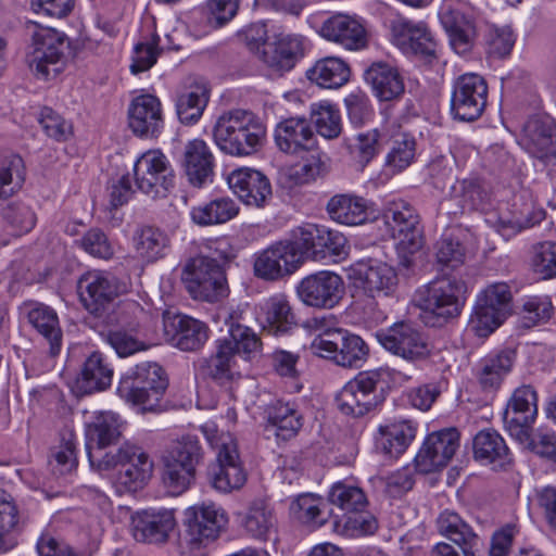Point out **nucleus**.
Here are the masks:
<instances>
[{
  "label": "nucleus",
  "mask_w": 556,
  "mask_h": 556,
  "mask_svg": "<svg viewBox=\"0 0 556 556\" xmlns=\"http://www.w3.org/2000/svg\"><path fill=\"white\" fill-rule=\"evenodd\" d=\"M124 291L125 286L106 270H88L77 280L79 301L90 315L103 323L117 320L129 327H136L146 316L143 307L136 301H125L119 308V317L112 316L116 299Z\"/></svg>",
  "instance_id": "obj_1"
},
{
  "label": "nucleus",
  "mask_w": 556,
  "mask_h": 556,
  "mask_svg": "<svg viewBox=\"0 0 556 556\" xmlns=\"http://www.w3.org/2000/svg\"><path fill=\"white\" fill-rule=\"evenodd\" d=\"M266 128L251 111L236 109L223 113L216 121L213 138L226 154L248 156L263 144Z\"/></svg>",
  "instance_id": "obj_2"
},
{
  "label": "nucleus",
  "mask_w": 556,
  "mask_h": 556,
  "mask_svg": "<svg viewBox=\"0 0 556 556\" xmlns=\"http://www.w3.org/2000/svg\"><path fill=\"white\" fill-rule=\"evenodd\" d=\"M466 283L454 276H442L419 288L414 296L424 321L432 327L443 325L459 315L465 300Z\"/></svg>",
  "instance_id": "obj_3"
},
{
  "label": "nucleus",
  "mask_w": 556,
  "mask_h": 556,
  "mask_svg": "<svg viewBox=\"0 0 556 556\" xmlns=\"http://www.w3.org/2000/svg\"><path fill=\"white\" fill-rule=\"evenodd\" d=\"M99 460L94 466L100 471L113 470V483L118 493L136 492L142 489L152 477L153 462L142 447L124 443L109 455L94 453Z\"/></svg>",
  "instance_id": "obj_4"
},
{
  "label": "nucleus",
  "mask_w": 556,
  "mask_h": 556,
  "mask_svg": "<svg viewBox=\"0 0 556 556\" xmlns=\"http://www.w3.org/2000/svg\"><path fill=\"white\" fill-rule=\"evenodd\" d=\"M31 38L33 51L28 56L31 72L39 79L55 78L65 65L70 48L67 37L54 28L35 25Z\"/></svg>",
  "instance_id": "obj_5"
},
{
  "label": "nucleus",
  "mask_w": 556,
  "mask_h": 556,
  "mask_svg": "<svg viewBox=\"0 0 556 556\" xmlns=\"http://www.w3.org/2000/svg\"><path fill=\"white\" fill-rule=\"evenodd\" d=\"M167 386L163 368L156 363L144 362L135 366L118 390L127 402L142 410H155Z\"/></svg>",
  "instance_id": "obj_6"
},
{
  "label": "nucleus",
  "mask_w": 556,
  "mask_h": 556,
  "mask_svg": "<svg viewBox=\"0 0 556 556\" xmlns=\"http://www.w3.org/2000/svg\"><path fill=\"white\" fill-rule=\"evenodd\" d=\"M226 511L214 503L194 505L186 510V542L191 556H206L208 545L226 527Z\"/></svg>",
  "instance_id": "obj_7"
},
{
  "label": "nucleus",
  "mask_w": 556,
  "mask_h": 556,
  "mask_svg": "<svg viewBox=\"0 0 556 556\" xmlns=\"http://www.w3.org/2000/svg\"><path fill=\"white\" fill-rule=\"evenodd\" d=\"M181 280L194 300L215 303L228 295L225 268L205 258H190L184 266Z\"/></svg>",
  "instance_id": "obj_8"
},
{
  "label": "nucleus",
  "mask_w": 556,
  "mask_h": 556,
  "mask_svg": "<svg viewBox=\"0 0 556 556\" xmlns=\"http://www.w3.org/2000/svg\"><path fill=\"white\" fill-rule=\"evenodd\" d=\"M383 369L359 372L349 381L336 397L338 408L345 415L361 417L375 408L380 402L377 390H383Z\"/></svg>",
  "instance_id": "obj_9"
},
{
  "label": "nucleus",
  "mask_w": 556,
  "mask_h": 556,
  "mask_svg": "<svg viewBox=\"0 0 556 556\" xmlns=\"http://www.w3.org/2000/svg\"><path fill=\"white\" fill-rule=\"evenodd\" d=\"M384 223L400 254L407 256L418 252L424 244L420 218L416 210L405 200H392L383 214Z\"/></svg>",
  "instance_id": "obj_10"
},
{
  "label": "nucleus",
  "mask_w": 556,
  "mask_h": 556,
  "mask_svg": "<svg viewBox=\"0 0 556 556\" xmlns=\"http://www.w3.org/2000/svg\"><path fill=\"white\" fill-rule=\"evenodd\" d=\"M138 189L156 199L164 198L175 186V175L166 155L160 150L142 153L134 165Z\"/></svg>",
  "instance_id": "obj_11"
},
{
  "label": "nucleus",
  "mask_w": 556,
  "mask_h": 556,
  "mask_svg": "<svg viewBox=\"0 0 556 556\" xmlns=\"http://www.w3.org/2000/svg\"><path fill=\"white\" fill-rule=\"evenodd\" d=\"M488 102V84L476 73L460 75L453 84L451 94V114L462 122L478 119Z\"/></svg>",
  "instance_id": "obj_12"
},
{
  "label": "nucleus",
  "mask_w": 556,
  "mask_h": 556,
  "mask_svg": "<svg viewBox=\"0 0 556 556\" xmlns=\"http://www.w3.org/2000/svg\"><path fill=\"white\" fill-rule=\"evenodd\" d=\"M345 292L342 277L330 270H320L302 278L295 287L299 300L308 307L331 309Z\"/></svg>",
  "instance_id": "obj_13"
},
{
  "label": "nucleus",
  "mask_w": 556,
  "mask_h": 556,
  "mask_svg": "<svg viewBox=\"0 0 556 556\" xmlns=\"http://www.w3.org/2000/svg\"><path fill=\"white\" fill-rule=\"evenodd\" d=\"M352 283L370 298L390 296L397 287V274L389 264L374 260H359L348 269Z\"/></svg>",
  "instance_id": "obj_14"
},
{
  "label": "nucleus",
  "mask_w": 556,
  "mask_h": 556,
  "mask_svg": "<svg viewBox=\"0 0 556 556\" xmlns=\"http://www.w3.org/2000/svg\"><path fill=\"white\" fill-rule=\"evenodd\" d=\"M377 339L388 352L410 363L425 361L430 355L426 338L410 324H394L378 332Z\"/></svg>",
  "instance_id": "obj_15"
},
{
  "label": "nucleus",
  "mask_w": 556,
  "mask_h": 556,
  "mask_svg": "<svg viewBox=\"0 0 556 556\" xmlns=\"http://www.w3.org/2000/svg\"><path fill=\"white\" fill-rule=\"evenodd\" d=\"M390 27L392 42L404 54L425 59L435 56L437 42L426 23L397 16Z\"/></svg>",
  "instance_id": "obj_16"
},
{
  "label": "nucleus",
  "mask_w": 556,
  "mask_h": 556,
  "mask_svg": "<svg viewBox=\"0 0 556 556\" xmlns=\"http://www.w3.org/2000/svg\"><path fill=\"white\" fill-rule=\"evenodd\" d=\"M459 447V432L445 428L430 433L415 457L416 470L430 473L445 467Z\"/></svg>",
  "instance_id": "obj_17"
},
{
  "label": "nucleus",
  "mask_w": 556,
  "mask_h": 556,
  "mask_svg": "<svg viewBox=\"0 0 556 556\" xmlns=\"http://www.w3.org/2000/svg\"><path fill=\"white\" fill-rule=\"evenodd\" d=\"M538 417V393L531 384L516 388L509 397L503 420L513 439L526 440V430L533 429Z\"/></svg>",
  "instance_id": "obj_18"
},
{
  "label": "nucleus",
  "mask_w": 556,
  "mask_h": 556,
  "mask_svg": "<svg viewBox=\"0 0 556 556\" xmlns=\"http://www.w3.org/2000/svg\"><path fill=\"white\" fill-rule=\"evenodd\" d=\"M439 17L452 49L459 55L471 51L476 39L472 17L464 11V4L456 0H445L440 8Z\"/></svg>",
  "instance_id": "obj_19"
},
{
  "label": "nucleus",
  "mask_w": 556,
  "mask_h": 556,
  "mask_svg": "<svg viewBox=\"0 0 556 556\" xmlns=\"http://www.w3.org/2000/svg\"><path fill=\"white\" fill-rule=\"evenodd\" d=\"M125 425L122 417L114 412H101L87 425L86 451L92 467L99 464L93 454L109 455L110 451H105V448L119 441Z\"/></svg>",
  "instance_id": "obj_20"
},
{
  "label": "nucleus",
  "mask_w": 556,
  "mask_h": 556,
  "mask_svg": "<svg viewBox=\"0 0 556 556\" xmlns=\"http://www.w3.org/2000/svg\"><path fill=\"white\" fill-rule=\"evenodd\" d=\"M317 33L327 41L349 51H358L368 45V34L364 24L356 17L346 14L327 17L317 27Z\"/></svg>",
  "instance_id": "obj_21"
},
{
  "label": "nucleus",
  "mask_w": 556,
  "mask_h": 556,
  "mask_svg": "<svg viewBox=\"0 0 556 556\" xmlns=\"http://www.w3.org/2000/svg\"><path fill=\"white\" fill-rule=\"evenodd\" d=\"M520 144L545 167H556V126L540 118L529 119L523 127Z\"/></svg>",
  "instance_id": "obj_22"
},
{
  "label": "nucleus",
  "mask_w": 556,
  "mask_h": 556,
  "mask_svg": "<svg viewBox=\"0 0 556 556\" xmlns=\"http://www.w3.org/2000/svg\"><path fill=\"white\" fill-rule=\"evenodd\" d=\"M128 125L137 137L157 138L164 128L160 100L149 93L134 98L128 108Z\"/></svg>",
  "instance_id": "obj_23"
},
{
  "label": "nucleus",
  "mask_w": 556,
  "mask_h": 556,
  "mask_svg": "<svg viewBox=\"0 0 556 556\" xmlns=\"http://www.w3.org/2000/svg\"><path fill=\"white\" fill-rule=\"evenodd\" d=\"M333 340H319L317 346L324 348L320 357L332 359L337 365L348 368L361 367L368 356V346L357 334L346 330L330 334Z\"/></svg>",
  "instance_id": "obj_24"
},
{
  "label": "nucleus",
  "mask_w": 556,
  "mask_h": 556,
  "mask_svg": "<svg viewBox=\"0 0 556 556\" xmlns=\"http://www.w3.org/2000/svg\"><path fill=\"white\" fill-rule=\"evenodd\" d=\"M227 182L240 201L252 207H264L271 199L269 179L261 172L242 167L232 170Z\"/></svg>",
  "instance_id": "obj_25"
},
{
  "label": "nucleus",
  "mask_w": 556,
  "mask_h": 556,
  "mask_svg": "<svg viewBox=\"0 0 556 556\" xmlns=\"http://www.w3.org/2000/svg\"><path fill=\"white\" fill-rule=\"evenodd\" d=\"M299 268L285 240L275 242L257 253L253 263L255 277L265 281H278Z\"/></svg>",
  "instance_id": "obj_26"
},
{
  "label": "nucleus",
  "mask_w": 556,
  "mask_h": 556,
  "mask_svg": "<svg viewBox=\"0 0 556 556\" xmlns=\"http://www.w3.org/2000/svg\"><path fill=\"white\" fill-rule=\"evenodd\" d=\"M174 513L169 509H144L131 516V531L136 541L160 544L167 541L175 528Z\"/></svg>",
  "instance_id": "obj_27"
},
{
  "label": "nucleus",
  "mask_w": 556,
  "mask_h": 556,
  "mask_svg": "<svg viewBox=\"0 0 556 556\" xmlns=\"http://www.w3.org/2000/svg\"><path fill=\"white\" fill-rule=\"evenodd\" d=\"M275 142L278 149L292 155L318 148L317 138L304 117H289L279 122L275 128Z\"/></svg>",
  "instance_id": "obj_28"
},
{
  "label": "nucleus",
  "mask_w": 556,
  "mask_h": 556,
  "mask_svg": "<svg viewBox=\"0 0 556 556\" xmlns=\"http://www.w3.org/2000/svg\"><path fill=\"white\" fill-rule=\"evenodd\" d=\"M180 164L191 186L202 188L213 181L215 157L204 140L188 141L185 144Z\"/></svg>",
  "instance_id": "obj_29"
},
{
  "label": "nucleus",
  "mask_w": 556,
  "mask_h": 556,
  "mask_svg": "<svg viewBox=\"0 0 556 556\" xmlns=\"http://www.w3.org/2000/svg\"><path fill=\"white\" fill-rule=\"evenodd\" d=\"M167 334H172L173 344L185 352H195L208 340L207 325L188 315L177 314L164 320Z\"/></svg>",
  "instance_id": "obj_30"
},
{
  "label": "nucleus",
  "mask_w": 556,
  "mask_h": 556,
  "mask_svg": "<svg viewBox=\"0 0 556 556\" xmlns=\"http://www.w3.org/2000/svg\"><path fill=\"white\" fill-rule=\"evenodd\" d=\"M212 486L223 493L241 489L247 481V471L240 460L237 445H228L217 454V465L210 472Z\"/></svg>",
  "instance_id": "obj_31"
},
{
  "label": "nucleus",
  "mask_w": 556,
  "mask_h": 556,
  "mask_svg": "<svg viewBox=\"0 0 556 556\" xmlns=\"http://www.w3.org/2000/svg\"><path fill=\"white\" fill-rule=\"evenodd\" d=\"M233 342H216V351L210 357L200 358L195 366L199 374L210 378L219 386H226L240 377Z\"/></svg>",
  "instance_id": "obj_32"
},
{
  "label": "nucleus",
  "mask_w": 556,
  "mask_h": 556,
  "mask_svg": "<svg viewBox=\"0 0 556 556\" xmlns=\"http://www.w3.org/2000/svg\"><path fill=\"white\" fill-rule=\"evenodd\" d=\"M516 359L513 350H502L489 353L475 366L473 375L479 387L484 392H493L501 388L504 379L510 372Z\"/></svg>",
  "instance_id": "obj_33"
},
{
  "label": "nucleus",
  "mask_w": 556,
  "mask_h": 556,
  "mask_svg": "<svg viewBox=\"0 0 556 556\" xmlns=\"http://www.w3.org/2000/svg\"><path fill=\"white\" fill-rule=\"evenodd\" d=\"M258 318L265 330L275 336L290 332L296 326L295 314L288 296L276 293L265 299L258 306Z\"/></svg>",
  "instance_id": "obj_34"
},
{
  "label": "nucleus",
  "mask_w": 556,
  "mask_h": 556,
  "mask_svg": "<svg viewBox=\"0 0 556 556\" xmlns=\"http://www.w3.org/2000/svg\"><path fill=\"white\" fill-rule=\"evenodd\" d=\"M416 435V427L409 420H387L379 425L374 435L376 448L389 457H399Z\"/></svg>",
  "instance_id": "obj_35"
},
{
  "label": "nucleus",
  "mask_w": 556,
  "mask_h": 556,
  "mask_svg": "<svg viewBox=\"0 0 556 556\" xmlns=\"http://www.w3.org/2000/svg\"><path fill=\"white\" fill-rule=\"evenodd\" d=\"M437 528L441 535L460 547L464 556H476L480 539L457 513L442 511L437 519Z\"/></svg>",
  "instance_id": "obj_36"
},
{
  "label": "nucleus",
  "mask_w": 556,
  "mask_h": 556,
  "mask_svg": "<svg viewBox=\"0 0 556 556\" xmlns=\"http://www.w3.org/2000/svg\"><path fill=\"white\" fill-rule=\"evenodd\" d=\"M473 456L483 465H491L494 469H503L513 462V454L504 438L491 429L481 430L476 434Z\"/></svg>",
  "instance_id": "obj_37"
},
{
  "label": "nucleus",
  "mask_w": 556,
  "mask_h": 556,
  "mask_svg": "<svg viewBox=\"0 0 556 556\" xmlns=\"http://www.w3.org/2000/svg\"><path fill=\"white\" fill-rule=\"evenodd\" d=\"M365 81L380 101H392L404 92L399 71L386 62L372 63L364 73Z\"/></svg>",
  "instance_id": "obj_38"
},
{
  "label": "nucleus",
  "mask_w": 556,
  "mask_h": 556,
  "mask_svg": "<svg viewBox=\"0 0 556 556\" xmlns=\"http://www.w3.org/2000/svg\"><path fill=\"white\" fill-rule=\"evenodd\" d=\"M113 368L104 355L98 351L92 352L85 361L81 372L76 379V391L81 395L103 391L111 386Z\"/></svg>",
  "instance_id": "obj_39"
},
{
  "label": "nucleus",
  "mask_w": 556,
  "mask_h": 556,
  "mask_svg": "<svg viewBox=\"0 0 556 556\" xmlns=\"http://www.w3.org/2000/svg\"><path fill=\"white\" fill-rule=\"evenodd\" d=\"M307 79L323 89H339L351 78L350 65L341 58L319 59L306 72Z\"/></svg>",
  "instance_id": "obj_40"
},
{
  "label": "nucleus",
  "mask_w": 556,
  "mask_h": 556,
  "mask_svg": "<svg viewBox=\"0 0 556 556\" xmlns=\"http://www.w3.org/2000/svg\"><path fill=\"white\" fill-rule=\"evenodd\" d=\"M268 427L277 440L289 441L303 426V416L295 403L277 401L268 409Z\"/></svg>",
  "instance_id": "obj_41"
},
{
  "label": "nucleus",
  "mask_w": 556,
  "mask_h": 556,
  "mask_svg": "<svg viewBox=\"0 0 556 556\" xmlns=\"http://www.w3.org/2000/svg\"><path fill=\"white\" fill-rule=\"evenodd\" d=\"M29 324L49 343L50 354L55 356L62 346V330L55 311L42 303H34L27 313Z\"/></svg>",
  "instance_id": "obj_42"
},
{
  "label": "nucleus",
  "mask_w": 556,
  "mask_h": 556,
  "mask_svg": "<svg viewBox=\"0 0 556 556\" xmlns=\"http://www.w3.org/2000/svg\"><path fill=\"white\" fill-rule=\"evenodd\" d=\"M327 212L332 220L348 226H355L368 219V206L365 199L352 194H337L327 204Z\"/></svg>",
  "instance_id": "obj_43"
},
{
  "label": "nucleus",
  "mask_w": 556,
  "mask_h": 556,
  "mask_svg": "<svg viewBox=\"0 0 556 556\" xmlns=\"http://www.w3.org/2000/svg\"><path fill=\"white\" fill-rule=\"evenodd\" d=\"M319 228L320 225L316 224L301 225L292 229L290 238L285 240L299 267L307 260L320 261Z\"/></svg>",
  "instance_id": "obj_44"
},
{
  "label": "nucleus",
  "mask_w": 556,
  "mask_h": 556,
  "mask_svg": "<svg viewBox=\"0 0 556 556\" xmlns=\"http://www.w3.org/2000/svg\"><path fill=\"white\" fill-rule=\"evenodd\" d=\"M240 207L229 197H220L204 204L194 206L190 211L191 219L199 226H213L225 224L239 214Z\"/></svg>",
  "instance_id": "obj_45"
},
{
  "label": "nucleus",
  "mask_w": 556,
  "mask_h": 556,
  "mask_svg": "<svg viewBox=\"0 0 556 556\" xmlns=\"http://www.w3.org/2000/svg\"><path fill=\"white\" fill-rule=\"evenodd\" d=\"M416 139L399 126L390 135V148L386 156V165L392 173L406 169L415 161Z\"/></svg>",
  "instance_id": "obj_46"
},
{
  "label": "nucleus",
  "mask_w": 556,
  "mask_h": 556,
  "mask_svg": "<svg viewBox=\"0 0 556 556\" xmlns=\"http://www.w3.org/2000/svg\"><path fill=\"white\" fill-rule=\"evenodd\" d=\"M132 244L140 258L152 263L165 256L169 238L163 230L147 226L135 232Z\"/></svg>",
  "instance_id": "obj_47"
},
{
  "label": "nucleus",
  "mask_w": 556,
  "mask_h": 556,
  "mask_svg": "<svg viewBox=\"0 0 556 556\" xmlns=\"http://www.w3.org/2000/svg\"><path fill=\"white\" fill-rule=\"evenodd\" d=\"M306 156H302L301 161L287 167L283 176L291 186H301L314 181L326 167V154L319 150L304 151Z\"/></svg>",
  "instance_id": "obj_48"
},
{
  "label": "nucleus",
  "mask_w": 556,
  "mask_h": 556,
  "mask_svg": "<svg viewBox=\"0 0 556 556\" xmlns=\"http://www.w3.org/2000/svg\"><path fill=\"white\" fill-rule=\"evenodd\" d=\"M513 207L514 210L509 214L502 213L495 220H492L496 231L504 238L515 236L539 222L531 203H525L519 207L517 201H515Z\"/></svg>",
  "instance_id": "obj_49"
},
{
  "label": "nucleus",
  "mask_w": 556,
  "mask_h": 556,
  "mask_svg": "<svg viewBox=\"0 0 556 556\" xmlns=\"http://www.w3.org/2000/svg\"><path fill=\"white\" fill-rule=\"evenodd\" d=\"M20 520V510L13 497L0 490V554L15 546L14 532L18 530Z\"/></svg>",
  "instance_id": "obj_50"
},
{
  "label": "nucleus",
  "mask_w": 556,
  "mask_h": 556,
  "mask_svg": "<svg viewBox=\"0 0 556 556\" xmlns=\"http://www.w3.org/2000/svg\"><path fill=\"white\" fill-rule=\"evenodd\" d=\"M311 122L315 125L317 132L326 139H334L342 131L341 114L339 109L328 102L319 101L311 104Z\"/></svg>",
  "instance_id": "obj_51"
},
{
  "label": "nucleus",
  "mask_w": 556,
  "mask_h": 556,
  "mask_svg": "<svg viewBox=\"0 0 556 556\" xmlns=\"http://www.w3.org/2000/svg\"><path fill=\"white\" fill-rule=\"evenodd\" d=\"M162 480L172 495H180L187 491L195 479L197 469L184 463H178L173 457L162 456Z\"/></svg>",
  "instance_id": "obj_52"
},
{
  "label": "nucleus",
  "mask_w": 556,
  "mask_h": 556,
  "mask_svg": "<svg viewBox=\"0 0 556 556\" xmlns=\"http://www.w3.org/2000/svg\"><path fill=\"white\" fill-rule=\"evenodd\" d=\"M301 53L299 39L286 37L280 39L275 47L262 51V60L270 68L277 72L290 71L295 63L298 54Z\"/></svg>",
  "instance_id": "obj_53"
},
{
  "label": "nucleus",
  "mask_w": 556,
  "mask_h": 556,
  "mask_svg": "<svg viewBox=\"0 0 556 556\" xmlns=\"http://www.w3.org/2000/svg\"><path fill=\"white\" fill-rule=\"evenodd\" d=\"M325 506L321 497L306 493L292 501L290 511L300 522L316 528L323 526L327 520Z\"/></svg>",
  "instance_id": "obj_54"
},
{
  "label": "nucleus",
  "mask_w": 556,
  "mask_h": 556,
  "mask_svg": "<svg viewBox=\"0 0 556 556\" xmlns=\"http://www.w3.org/2000/svg\"><path fill=\"white\" fill-rule=\"evenodd\" d=\"M207 102L208 92L203 86H197L192 90L180 94L176 102V111L180 122L184 124L198 122Z\"/></svg>",
  "instance_id": "obj_55"
},
{
  "label": "nucleus",
  "mask_w": 556,
  "mask_h": 556,
  "mask_svg": "<svg viewBox=\"0 0 556 556\" xmlns=\"http://www.w3.org/2000/svg\"><path fill=\"white\" fill-rule=\"evenodd\" d=\"M24 181V162L15 154L0 155V200L11 197Z\"/></svg>",
  "instance_id": "obj_56"
},
{
  "label": "nucleus",
  "mask_w": 556,
  "mask_h": 556,
  "mask_svg": "<svg viewBox=\"0 0 556 556\" xmlns=\"http://www.w3.org/2000/svg\"><path fill=\"white\" fill-rule=\"evenodd\" d=\"M451 195L463 211L482 208L488 198L482 185L475 178H466L456 181L452 186Z\"/></svg>",
  "instance_id": "obj_57"
},
{
  "label": "nucleus",
  "mask_w": 556,
  "mask_h": 556,
  "mask_svg": "<svg viewBox=\"0 0 556 556\" xmlns=\"http://www.w3.org/2000/svg\"><path fill=\"white\" fill-rule=\"evenodd\" d=\"M329 501L332 505L348 513H361L367 504L364 491L353 484L337 482L329 492Z\"/></svg>",
  "instance_id": "obj_58"
},
{
  "label": "nucleus",
  "mask_w": 556,
  "mask_h": 556,
  "mask_svg": "<svg viewBox=\"0 0 556 556\" xmlns=\"http://www.w3.org/2000/svg\"><path fill=\"white\" fill-rule=\"evenodd\" d=\"M506 317L501 309H494L477 299L469 327L477 337L486 338L504 323Z\"/></svg>",
  "instance_id": "obj_59"
},
{
  "label": "nucleus",
  "mask_w": 556,
  "mask_h": 556,
  "mask_svg": "<svg viewBox=\"0 0 556 556\" xmlns=\"http://www.w3.org/2000/svg\"><path fill=\"white\" fill-rule=\"evenodd\" d=\"M520 445L533 452L536 456L556 464V432L539 428L526 430V440L515 439Z\"/></svg>",
  "instance_id": "obj_60"
},
{
  "label": "nucleus",
  "mask_w": 556,
  "mask_h": 556,
  "mask_svg": "<svg viewBox=\"0 0 556 556\" xmlns=\"http://www.w3.org/2000/svg\"><path fill=\"white\" fill-rule=\"evenodd\" d=\"M163 456L173 457L178 463H184L197 469L202 462L203 451L195 435L185 434L173 441Z\"/></svg>",
  "instance_id": "obj_61"
},
{
  "label": "nucleus",
  "mask_w": 556,
  "mask_h": 556,
  "mask_svg": "<svg viewBox=\"0 0 556 556\" xmlns=\"http://www.w3.org/2000/svg\"><path fill=\"white\" fill-rule=\"evenodd\" d=\"M531 267L543 279L556 278V242L543 241L533 247Z\"/></svg>",
  "instance_id": "obj_62"
},
{
  "label": "nucleus",
  "mask_w": 556,
  "mask_h": 556,
  "mask_svg": "<svg viewBox=\"0 0 556 556\" xmlns=\"http://www.w3.org/2000/svg\"><path fill=\"white\" fill-rule=\"evenodd\" d=\"M349 253L346 238L339 231L326 226L319 228V256L320 261L331 258L334 262L343 260Z\"/></svg>",
  "instance_id": "obj_63"
},
{
  "label": "nucleus",
  "mask_w": 556,
  "mask_h": 556,
  "mask_svg": "<svg viewBox=\"0 0 556 556\" xmlns=\"http://www.w3.org/2000/svg\"><path fill=\"white\" fill-rule=\"evenodd\" d=\"M3 219L11 228L13 236H21L30 231L36 224V216L33 210L24 203H11L2 213Z\"/></svg>",
  "instance_id": "obj_64"
}]
</instances>
